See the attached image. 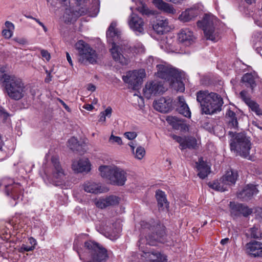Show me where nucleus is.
Wrapping results in <instances>:
<instances>
[{
	"mask_svg": "<svg viewBox=\"0 0 262 262\" xmlns=\"http://www.w3.org/2000/svg\"><path fill=\"white\" fill-rule=\"evenodd\" d=\"M195 37L189 29H183L178 34V39L185 46H189L195 42Z\"/></svg>",
	"mask_w": 262,
	"mask_h": 262,
	"instance_id": "20",
	"label": "nucleus"
},
{
	"mask_svg": "<svg viewBox=\"0 0 262 262\" xmlns=\"http://www.w3.org/2000/svg\"><path fill=\"white\" fill-rule=\"evenodd\" d=\"M231 214L234 217H237L241 215L244 217H247L252 213V209L249 208L247 205L235 203V202H230L229 204Z\"/></svg>",
	"mask_w": 262,
	"mask_h": 262,
	"instance_id": "15",
	"label": "nucleus"
},
{
	"mask_svg": "<svg viewBox=\"0 0 262 262\" xmlns=\"http://www.w3.org/2000/svg\"><path fill=\"white\" fill-rule=\"evenodd\" d=\"M109 142L111 143H116L118 145L122 144L121 138L118 136H115L113 134L111 135L109 138Z\"/></svg>",
	"mask_w": 262,
	"mask_h": 262,
	"instance_id": "42",
	"label": "nucleus"
},
{
	"mask_svg": "<svg viewBox=\"0 0 262 262\" xmlns=\"http://www.w3.org/2000/svg\"><path fill=\"white\" fill-rule=\"evenodd\" d=\"M84 247L90 255V259L85 257L84 253H81L78 249H76L80 259L84 262H106L108 259V255L106 249L99 243L93 241H88L84 243Z\"/></svg>",
	"mask_w": 262,
	"mask_h": 262,
	"instance_id": "5",
	"label": "nucleus"
},
{
	"mask_svg": "<svg viewBox=\"0 0 262 262\" xmlns=\"http://www.w3.org/2000/svg\"><path fill=\"white\" fill-rule=\"evenodd\" d=\"M128 145L130 147L132 151L134 152V149L135 148V144L133 142H131L128 144Z\"/></svg>",
	"mask_w": 262,
	"mask_h": 262,
	"instance_id": "62",
	"label": "nucleus"
},
{
	"mask_svg": "<svg viewBox=\"0 0 262 262\" xmlns=\"http://www.w3.org/2000/svg\"><path fill=\"white\" fill-rule=\"evenodd\" d=\"M87 89L89 91L94 92L96 90V86L93 84H89L88 85Z\"/></svg>",
	"mask_w": 262,
	"mask_h": 262,
	"instance_id": "56",
	"label": "nucleus"
},
{
	"mask_svg": "<svg viewBox=\"0 0 262 262\" xmlns=\"http://www.w3.org/2000/svg\"><path fill=\"white\" fill-rule=\"evenodd\" d=\"M154 106L156 110L161 113H167L172 107L171 100L170 98L161 97L154 102Z\"/></svg>",
	"mask_w": 262,
	"mask_h": 262,
	"instance_id": "21",
	"label": "nucleus"
},
{
	"mask_svg": "<svg viewBox=\"0 0 262 262\" xmlns=\"http://www.w3.org/2000/svg\"><path fill=\"white\" fill-rule=\"evenodd\" d=\"M196 165L197 171H198V176L201 179H204L206 178L210 173V167L202 158L199 159V161L196 162Z\"/></svg>",
	"mask_w": 262,
	"mask_h": 262,
	"instance_id": "24",
	"label": "nucleus"
},
{
	"mask_svg": "<svg viewBox=\"0 0 262 262\" xmlns=\"http://www.w3.org/2000/svg\"><path fill=\"white\" fill-rule=\"evenodd\" d=\"M247 105L251 111L254 112L256 115H262V110L259 107V105L256 102L251 100Z\"/></svg>",
	"mask_w": 262,
	"mask_h": 262,
	"instance_id": "37",
	"label": "nucleus"
},
{
	"mask_svg": "<svg viewBox=\"0 0 262 262\" xmlns=\"http://www.w3.org/2000/svg\"><path fill=\"white\" fill-rule=\"evenodd\" d=\"M178 102L177 111L178 112L183 115L184 116L190 118L191 116V112L188 105L186 103L185 99L183 96H179Z\"/></svg>",
	"mask_w": 262,
	"mask_h": 262,
	"instance_id": "29",
	"label": "nucleus"
},
{
	"mask_svg": "<svg viewBox=\"0 0 262 262\" xmlns=\"http://www.w3.org/2000/svg\"><path fill=\"white\" fill-rule=\"evenodd\" d=\"M30 243L32 244V245H34V246L35 245H36V241L33 238H31L30 239Z\"/></svg>",
	"mask_w": 262,
	"mask_h": 262,
	"instance_id": "64",
	"label": "nucleus"
},
{
	"mask_svg": "<svg viewBox=\"0 0 262 262\" xmlns=\"http://www.w3.org/2000/svg\"><path fill=\"white\" fill-rule=\"evenodd\" d=\"M245 235L247 238L260 239L262 237V233L258 226H254L247 230Z\"/></svg>",
	"mask_w": 262,
	"mask_h": 262,
	"instance_id": "34",
	"label": "nucleus"
},
{
	"mask_svg": "<svg viewBox=\"0 0 262 262\" xmlns=\"http://www.w3.org/2000/svg\"><path fill=\"white\" fill-rule=\"evenodd\" d=\"M229 238H224V239H222L221 241V242L220 243L224 245H225L227 243H228V242H229Z\"/></svg>",
	"mask_w": 262,
	"mask_h": 262,
	"instance_id": "60",
	"label": "nucleus"
},
{
	"mask_svg": "<svg viewBox=\"0 0 262 262\" xmlns=\"http://www.w3.org/2000/svg\"><path fill=\"white\" fill-rule=\"evenodd\" d=\"M119 203V198L115 195H110L104 199H99L96 203V206L103 209L107 207L115 206Z\"/></svg>",
	"mask_w": 262,
	"mask_h": 262,
	"instance_id": "23",
	"label": "nucleus"
},
{
	"mask_svg": "<svg viewBox=\"0 0 262 262\" xmlns=\"http://www.w3.org/2000/svg\"><path fill=\"white\" fill-rule=\"evenodd\" d=\"M76 49L78 51V60L80 63L94 64L96 62L97 54L89 45L82 40H79L76 43Z\"/></svg>",
	"mask_w": 262,
	"mask_h": 262,
	"instance_id": "9",
	"label": "nucleus"
},
{
	"mask_svg": "<svg viewBox=\"0 0 262 262\" xmlns=\"http://www.w3.org/2000/svg\"><path fill=\"white\" fill-rule=\"evenodd\" d=\"M46 73H47V76L46 78L45 81L46 82L48 83L52 80V76L51 75V73L48 72V71H46Z\"/></svg>",
	"mask_w": 262,
	"mask_h": 262,
	"instance_id": "54",
	"label": "nucleus"
},
{
	"mask_svg": "<svg viewBox=\"0 0 262 262\" xmlns=\"http://www.w3.org/2000/svg\"><path fill=\"white\" fill-rule=\"evenodd\" d=\"M256 51L257 53L259 54L262 56V49L261 47H257Z\"/></svg>",
	"mask_w": 262,
	"mask_h": 262,
	"instance_id": "63",
	"label": "nucleus"
},
{
	"mask_svg": "<svg viewBox=\"0 0 262 262\" xmlns=\"http://www.w3.org/2000/svg\"><path fill=\"white\" fill-rule=\"evenodd\" d=\"M66 57H67V59L68 61L69 62L70 64L72 66H73L72 60L71 57L70 56V55L68 52H66Z\"/></svg>",
	"mask_w": 262,
	"mask_h": 262,
	"instance_id": "57",
	"label": "nucleus"
},
{
	"mask_svg": "<svg viewBox=\"0 0 262 262\" xmlns=\"http://www.w3.org/2000/svg\"><path fill=\"white\" fill-rule=\"evenodd\" d=\"M246 253L251 257L262 256V243L256 241H251L245 246Z\"/></svg>",
	"mask_w": 262,
	"mask_h": 262,
	"instance_id": "17",
	"label": "nucleus"
},
{
	"mask_svg": "<svg viewBox=\"0 0 262 262\" xmlns=\"http://www.w3.org/2000/svg\"><path fill=\"white\" fill-rule=\"evenodd\" d=\"M166 120L176 129H185L186 124L183 119H179L175 116H168L166 118Z\"/></svg>",
	"mask_w": 262,
	"mask_h": 262,
	"instance_id": "32",
	"label": "nucleus"
},
{
	"mask_svg": "<svg viewBox=\"0 0 262 262\" xmlns=\"http://www.w3.org/2000/svg\"><path fill=\"white\" fill-rule=\"evenodd\" d=\"M85 191L92 193H99L103 192V189L98 184L92 181H87L83 184Z\"/></svg>",
	"mask_w": 262,
	"mask_h": 262,
	"instance_id": "31",
	"label": "nucleus"
},
{
	"mask_svg": "<svg viewBox=\"0 0 262 262\" xmlns=\"http://www.w3.org/2000/svg\"><path fill=\"white\" fill-rule=\"evenodd\" d=\"M242 82L245 86L250 88L252 90L256 86L255 78L251 73H246L243 75L242 79Z\"/></svg>",
	"mask_w": 262,
	"mask_h": 262,
	"instance_id": "35",
	"label": "nucleus"
},
{
	"mask_svg": "<svg viewBox=\"0 0 262 262\" xmlns=\"http://www.w3.org/2000/svg\"><path fill=\"white\" fill-rule=\"evenodd\" d=\"M145 76L144 70H135L129 72L126 76L123 77V80L125 82L128 83L132 89L137 90L141 84Z\"/></svg>",
	"mask_w": 262,
	"mask_h": 262,
	"instance_id": "13",
	"label": "nucleus"
},
{
	"mask_svg": "<svg viewBox=\"0 0 262 262\" xmlns=\"http://www.w3.org/2000/svg\"><path fill=\"white\" fill-rule=\"evenodd\" d=\"M51 162L53 165L52 171L48 173L47 176L51 179L53 183L58 185V183L63 181L65 178V171L62 168L58 157H52Z\"/></svg>",
	"mask_w": 262,
	"mask_h": 262,
	"instance_id": "12",
	"label": "nucleus"
},
{
	"mask_svg": "<svg viewBox=\"0 0 262 262\" xmlns=\"http://www.w3.org/2000/svg\"><path fill=\"white\" fill-rule=\"evenodd\" d=\"M239 95L242 99L247 104L252 100L249 97L247 91L244 90L240 92Z\"/></svg>",
	"mask_w": 262,
	"mask_h": 262,
	"instance_id": "41",
	"label": "nucleus"
},
{
	"mask_svg": "<svg viewBox=\"0 0 262 262\" xmlns=\"http://www.w3.org/2000/svg\"><path fill=\"white\" fill-rule=\"evenodd\" d=\"M216 18L213 16L205 15L202 21L198 22L199 26H202L205 37L208 40L216 41L218 34L214 30V21Z\"/></svg>",
	"mask_w": 262,
	"mask_h": 262,
	"instance_id": "11",
	"label": "nucleus"
},
{
	"mask_svg": "<svg viewBox=\"0 0 262 262\" xmlns=\"http://www.w3.org/2000/svg\"><path fill=\"white\" fill-rule=\"evenodd\" d=\"M99 170L101 176L108 180L111 184L123 186L126 181V173L115 165H102Z\"/></svg>",
	"mask_w": 262,
	"mask_h": 262,
	"instance_id": "7",
	"label": "nucleus"
},
{
	"mask_svg": "<svg viewBox=\"0 0 262 262\" xmlns=\"http://www.w3.org/2000/svg\"><path fill=\"white\" fill-rule=\"evenodd\" d=\"M173 139L180 144V148L184 150L186 148L189 149H196L198 147V141L195 138L191 136L182 137L177 135L173 136Z\"/></svg>",
	"mask_w": 262,
	"mask_h": 262,
	"instance_id": "16",
	"label": "nucleus"
},
{
	"mask_svg": "<svg viewBox=\"0 0 262 262\" xmlns=\"http://www.w3.org/2000/svg\"><path fill=\"white\" fill-rule=\"evenodd\" d=\"M5 25L6 27L7 28L6 29L11 30H12L13 31H14L15 27H14V24L12 23H11L9 21H6L5 23Z\"/></svg>",
	"mask_w": 262,
	"mask_h": 262,
	"instance_id": "51",
	"label": "nucleus"
},
{
	"mask_svg": "<svg viewBox=\"0 0 262 262\" xmlns=\"http://www.w3.org/2000/svg\"><path fill=\"white\" fill-rule=\"evenodd\" d=\"M208 185L210 188L215 190L222 192L227 190L228 187L225 185V183L223 182V180L222 178L220 180H216L213 182H209Z\"/></svg>",
	"mask_w": 262,
	"mask_h": 262,
	"instance_id": "36",
	"label": "nucleus"
},
{
	"mask_svg": "<svg viewBox=\"0 0 262 262\" xmlns=\"http://www.w3.org/2000/svg\"><path fill=\"white\" fill-rule=\"evenodd\" d=\"M157 70L156 76L168 81L170 86L177 91L183 92L184 85L181 80V76L179 71L170 65L159 64L156 66Z\"/></svg>",
	"mask_w": 262,
	"mask_h": 262,
	"instance_id": "4",
	"label": "nucleus"
},
{
	"mask_svg": "<svg viewBox=\"0 0 262 262\" xmlns=\"http://www.w3.org/2000/svg\"><path fill=\"white\" fill-rule=\"evenodd\" d=\"M61 104L63 105V107L68 112H70L71 110L70 107L62 100H59Z\"/></svg>",
	"mask_w": 262,
	"mask_h": 262,
	"instance_id": "59",
	"label": "nucleus"
},
{
	"mask_svg": "<svg viewBox=\"0 0 262 262\" xmlns=\"http://www.w3.org/2000/svg\"><path fill=\"white\" fill-rule=\"evenodd\" d=\"M166 1L173 3L174 4H179L181 3L183 0H165Z\"/></svg>",
	"mask_w": 262,
	"mask_h": 262,
	"instance_id": "61",
	"label": "nucleus"
},
{
	"mask_svg": "<svg viewBox=\"0 0 262 262\" xmlns=\"http://www.w3.org/2000/svg\"><path fill=\"white\" fill-rule=\"evenodd\" d=\"M256 212L257 217L262 220V208H258Z\"/></svg>",
	"mask_w": 262,
	"mask_h": 262,
	"instance_id": "53",
	"label": "nucleus"
},
{
	"mask_svg": "<svg viewBox=\"0 0 262 262\" xmlns=\"http://www.w3.org/2000/svg\"><path fill=\"white\" fill-rule=\"evenodd\" d=\"M34 249V246H27L26 245L23 244L21 248H20V252H24V251H32Z\"/></svg>",
	"mask_w": 262,
	"mask_h": 262,
	"instance_id": "48",
	"label": "nucleus"
},
{
	"mask_svg": "<svg viewBox=\"0 0 262 262\" xmlns=\"http://www.w3.org/2000/svg\"><path fill=\"white\" fill-rule=\"evenodd\" d=\"M112 112V109L111 107H108L104 112H102L106 117L107 116L108 117L111 116Z\"/></svg>",
	"mask_w": 262,
	"mask_h": 262,
	"instance_id": "52",
	"label": "nucleus"
},
{
	"mask_svg": "<svg viewBox=\"0 0 262 262\" xmlns=\"http://www.w3.org/2000/svg\"><path fill=\"white\" fill-rule=\"evenodd\" d=\"M13 40L15 41L18 43L19 44L22 45H25L27 42V40L24 38L16 37V38H14L13 39Z\"/></svg>",
	"mask_w": 262,
	"mask_h": 262,
	"instance_id": "50",
	"label": "nucleus"
},
{
	"mask_svg": "<svg viewBox=\"0 0 262 262\" xmlns=\"http://www.w3.org/2000/svg\"><path fill=\"white\" fill-rule=\"evenodd\" d=\"M198 10L193 8H188L182 12L179 15V19L182 22H188L197 16Z\"/></svg>",
	"mask_w": 262,
	"mask_h": 262,
	"instance_id": "26",
	"label": "nucleus"
},
{
	"mask_svg": "<svg viewBox=\"0 0 262 262\" xmlns=\"http://www.w3.org/2000/svg\"><path fill=\"white\" fill-rule=\"evenodd\" d=\"M116 23L112 22L106 32V37L108 40L112 43V47L110 52L113 59L122 65H126L128 63V59L124 56L130 51V48L125 45L118 46L114 42L120 37V32L116 28Z\"/></svg>",
	"mask_w": 262,
	"mask_h": 262,
	"instance_id": "3",
	"label": "nucleus"
},
{
	"mask_svg": "<svg viewBox=\"0 0 262 262\" xmlns=\"http://www.w3.org/2000/svg\"><path fill=\"white\" fill-rule=\"evenodd\" d=\"M6 68L4 67H0V79L3 80V83H5L7 77H13L14 75H8L6 73Z\"/></svg>",
	"mask_w": 262,
	"mask_h": 262,
	"instance_id": "40",
	"label": "nucleus"
},
{
	"mask_svg": "<svg viewBox=\"0 0 262 262\" xmlns=\"http://www.w3.org/2000/svg\"><path fill=\"white\" fill-rule=\"evenodd\" d=\"M128 24L130 28L137 34H142L144 31V21L137 14L132 13L128 18Z\"/></svg>",
	"mask_w": 262,
	"mask_h": 262,
	"instance_id": "18",
	"label": "nucleus"
},
{
	"mask_svg": "<svg viewBox=\"0 0 262 262\" xmlns=\"http://www.w3.org/2000/svg\"><path fill=\"white\" fill-rule=\"evenodd\" d=\"M9 117V114L3 107H0V117L3 118L4 121H6Z\"/></svg>",
	"mask_w": 262,
	"mask_h": 262,
	"instance_id": "47",
	"label": "nucleus"
},
{
	"mask_svg": "<svg viewBox=\"0 0 262 262\" xmlns=\"http://www.w3.org/2000/svg\"><path fill=\"white\" fill-rule=\"evenodd\" d=\"M156 197L158 202V205L160 209H167L169 203L166 199L165 192L158 190L156 191Z\"/></svg>",
	"mask_w": 262,
	"mask_h": 262,
	"instance_id": "33",
	"label": "nucleus"
},
{
	"mask_svg": "<svg viewBox=\"0 0 262 262\" xmlns=\"http://www.w3.org/2000/svg\"><path fill=\"white\" fill-rule=\"evenodd\" d=\"M68 146L73 151H79L81 148L77 139L72 137L68 140Z\"/></svg>",
	"mask_w": 262,
	"mask_h": 262,
	"instance_id": "38",
	"label": "nucleus"
},
{
	"mask_svg": "<svg viewBox=\"0 0 262 262\" xmlns=\"http://www.w3.org/2000/svg\"><path fill=\"white\" fill-rule=\"evenodd\" d=\"M141 234L145 238L140 237L139 240V249L143 252L141 256L145 262H167V256L163 253L155 250H148L142 244L146 241V244L156 246L157 243H165L168 242L165 227L159 221H150V222H141Z\"/></svg>",
	"mask_w": 262,
	"mask_h": 262,
	"instance_id": "1",
	"label": "nucleus"
},
{
	"mask_svg": "<svg viewBox=\"0 0 262 262\" xmlns=\"http://www.w3.org/2000/svg\"><path fill=\"white\" fill-rule=\"evenodd\" d=\"M227 126L231 129H237L238 127V123L235 112L228 109L225 115Z\"/></svg>",
	"mask_w": 262,
	"mask_h": 262,
	"instance_id": "25",
	"label": "nucleus"
},
{
	"mask_svg": "<svg viewBox=\"0 0 262 262\" xmlns=\"http://www.w3.org/2000/svg\"><path fill=\"white\" fill-rule=\"evenodd\" d=\"M105 119H106L105 115L102 112H101L100 115V118H99V121L105 122Z\"/></svg>",
	"mask_w": 262,
	"mask_h": 262,
	"instance_id": "58",
	"label": "nucleus"
},
{
	"mask_svg": "<svg viewBox=\"0 0 262 262\" xmlns=\"http://www.w3.org/2000/svg\"><path fill=\"white\" fill-rule=\"evenodd\" d=\"M8 156L6 148L4 147H0V161L5 159Z\"/></svg>",
	"mask_w": 262,
	"mask_h": 262,
	"instance_id": "44",
	"label": "nucleus"
},
{
	"mask_svg": "<svg viewBox=\"0 0 262 262\" xmlns=\"http://www.w3.org/2000/svg\"><path fill=\"white\" fill-rule=\"evenodd\" d=\"M7 77L4 85L9 97L15 100L23 98L27 93V89L22 80L15 76Z\"/></svg>",
	"mask_w": 262,
	"mask_h": 262,
	"instance_id": "8",
	"label": "nucleus"
},
{
	"mask_svg": "<svg viewBox=\"0 0 262 262\" xmlns=\"http://www.w3.org/2000/svg\"><path fill=\"white\" fill-rule=\"evenodd\" d=\"M124 136L129 140H133L136 138L137 134L135 132H129L125 133Z\"/></svg>",
	"mask_w": 262,
	"mask_h": 262,
	"instance_id": "46",
	"label": "nucleus"
},
{
	"mask_svg": "<svg viewBox=\"0 0 262 262\" xmlns=\"http://www.w3.org/2000/svg\"><path fill=\"white\" fill-rule=\"evenodd\" d=\"M152 3L156 7L165 13L171 14L176 13V10L172 5L164 2L162 0H152Z\"/></svg>",
	"mask_w": 262,
	"mask_h": 262,
	"instance_id": "27",
	"label": "nucleus"
},
{
	"mask_svg": "<svg viewBox=\"0 0 262 262\" xmlns=\"http://www.w3.org/2000/svg\"><path fill=\"white\" fill-rule=\"evenodd\" d=\"M196 97L202 114L211 115L222 110L224 102L219 94L208 90H200L196 93Z\"/></svg>",
	"mask_w": 262,
	"mask_h": 262,
	"instance_id": "2",
	"label": "nucleus"
},
{
	"mask_svg": "<svg viewBox=\"0 0 262 262\" xmlns=\"http://www.w3.org/2000/svg\"><path fill=\"white\" fill-rule=\"evenodd\" d=\"M238 174L236 171L230 170L227 171L225 175L223 176L222 179L223 182L228 187V186L234 184L237 180Z\"/></svg>",
	"mask_w": 262,
	"mask_h": 262,
	"instance_id": "30",
	"label": "nucleus"
},
{
	"mask_svg": "<svg viewBox=\"0 0 262 262\" xmlns=\"http://www.w3.org/2000/svg\"><path fill=\"white\" fill-rule=\"evenodd\" d=\"M228 134L232 137L230 143L231 150L244 158L249 157L252 145L250 137L244 133H234L229 131Z\"/></svg>",
	"mask_w": 262,
	"mask_h": 262,
	"instance_id": "6",
	"label": "nucleus"
},
{
	"mask_svg": "<svg viewBox=\"0 0 262 262\" xmlns=\"http://www.w3.org/2000/svg\"><path fill=\"white\" fill-rule=\"evenodd\" d=\"M83 108L88 111H91L94 108V106L92 104H86L83 105Z\"/></svg>",
	"mask_w": 262,
	"mask_h": 262,
	"instance_id": "55",
	"label": "nucleus"
},
{
	"mask_svg": "<svg viewBox=\"0 0 262 262\" xmlns=\"http://www.w3.org/2000/svg\"><path fill=\"white\" fill-rule=\"evenodd\" d=\"M145 150L144 148L140 146L137 148L135 153V157L139 160H141L145 156Z\"/></svg>",
	"mask_w": 262,
	"mask_h": 262,
	"instance_id": "39",
	"label": "nucleus"
},
{
	"mask_svg": "<svg viewBox=\"0 0 262 262\" xmlns=\"http://www.w3.org/2000/svg\"><path fill=\"white\" fill-rule=\"evenodd\" d=\"M162 82L157 81H152L146 83L143 89L144 96L149 99L152 95L162 93L164 90Z\"/></svg>",
	"mask_w": 262,
	"mask_h": 262,
	"instance_id": "14",
	"label": "nucleus"
},
{
	"mask_svg": "<svg viewBox=\"0 0 262 262\" xmlns=\"http://www.w3.org/2000/svg\"><path fill=\"white\" fill-rule=\"evenodd\" d=\"M5 188L6 194L11 196L14 200L20 199L23 194V188L19 183H15L13 179L4 178L0 180V189Z\"/></svg>",
	"mask_w": 262,
	"mask_h": 262,
	"instance_id": "10",
	"label": "nucleus"
},
{
	"mask_svg": "<svg viewBox=\"0 0 262 262\" xmlns=\"http://www.w3.org/2000/svg\"><path fill=\"white\" fill-rule=\"evenodd\" d=\"M72 169L76 172H88L91 170V164L88 159H81L74 161L72 165Z\"/></svg>",
	"mask_w": 262,
	"mask_h": 262,
	"instance_id": "22",
	"label": "nucleus"
},
{
	"mask_svg": "<svg viewBox=\"0 0 262 262\" xmlns=\"http://www.w3.org/2000/svg\"><path fill=\"white\" fill-rule=\"evenodd\" d=\"M152 27L158 34H163L168 30V20L166 18L158 19Z\"/></svg>",
	"mask_w": 262,
	"mask_h": 262,
	"instance_id": "28",
	"label": "nucleus"
},
{
	"mask_svg": "<svg viewBox=\"0 0 262 262\" xmlns=\"http://www.w3.org/2000/svg\"><path fill=\"white\" fill-rule=\"evenodd\" d=\"M139 12L143 15H149L150 14H154V13L152 11L150 10L147 7L142 6V7L139 8Z\"/></svg>",
	"mask_w": 262,
	"mask_h": 262,
	"instance_id": "43",
	"label": "nucleus"
},
{
	"mask_svg": "<svg viewBox=\"0 0 262 262\" xmlns=\"http://www.w3.org/2000/svg\"><path fill=\"white\" fill-rule=\"evenodd\" d=\"M258 190L255 185L252 184H248L241 191L237 193L238 198L242 201H248L251 198L257 194Z\"/></svg>",
	"mask_w": 262,
	"mask_h": 262,
	"instance_id": "19",
	"label": "nucleus"
},
{
	"mask_svg": "<svg viewBox=\"0 0 262 262\" xmlns=\"http://www.w3.org/2000/svg\"><path fill=\"white\" fill-rule=\"evenodd\" d=\"M13 31L11 30L4 29L2 35L5 38H10L13 35Z\"/></svg>",
	"mask_w": 262,
	"mask_h": 262,
	"instance_id": "45",
	"label": "nucleus"
},
{
	"mask_svg": "<svg viewBox=\"0 0 262 262\" xmlns=\"http://www.w3.org/2000/svg\"><path fill=\"white\" fill-rule=\"evenodd\" d=\"M41 55L43 58L46 59L47 61H49L51 58L50 54L48 51L45 50H41L40 51Z\"/></svg>",
	"mask_w": 262,
	"mask_h": 262,
	"instance_id": "49",
	"label": "nucleus"
}]
</instances>
